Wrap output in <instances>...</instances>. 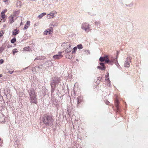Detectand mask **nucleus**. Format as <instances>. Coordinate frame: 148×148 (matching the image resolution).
Instances as JSON below:
<instances>
[{
  "instance_id": "1",
  "label": "nucleus",
  "mask_w": 148,
  "mask_h": 148,
  "mask_svg": "<svg viewBox=\"0 0 148 148\" xmlns=\"http://www.w3.org/2000/svg\"><path fill=\"white\" fill-rule=\"evenodd\" d=\"M41 121L47 126H51L53 125L54 119L52 116L45 114L42 117Z\"/></svg>"
},
{
  "instance_id": "2",
  "label": "nucleus",
  "mask_w": 148,
  "mask_h": 148,
  "mask_svg": "<svg viewBox=\"0 0 148 148\" xmlns=\"http://www.w3.org/2000/svg\"><path fill=\"white\" fill-rule=\"evenodd\" d=\"M60 82V78L56 77L52 78V80L50 82V85L51 87V93L54 92L56 89V85Z\"/></svg>"
},
{
  "instance_id": "3",
  "label": "nucleus",
  "mask_w": 148,
  "mask_h": 148,
  "mask_svg": "<svg viewBox=\"0 0 148 148\" xmlns=\"http://www.w3.org/2000/svg\"><path fill=\"white\" fill-rule=\"evenodd\" d=\"M30 99L29 101L31 103L36 104L37 102L35 90L33 88L29 90V91Z\"/></svg>"
},
{
  "instance_id": "4",
  "label": "nucleus",
  "mask_w": 148,
  "mask_h": 148,
  "mask_svg": "<svg viewBox=\"0 0 148 148\" xmlns=\"http://www.w3.org/2000/svg\"><path fill=\"white\" fill-rule=\"evenodd\" d=\"M52 63L51 61H49L47 62H46L44 64L40 65L41 66H42L43 69H47L49 68L50 66H51Z\"/></svg>"
},
{
  "instance_id": "5",
  "label": "nucleus",
  "mask_w": 148,
  "mask_h": 148,
  "mask_svg": "<svg viewBox=\"0 0 148 148\" xmlns=\"http://www.w3.org/2000/svg\"><path fill=\"white\" fill-rule=\"evenodd\" d=\"M99 60L101 62H103L105 61L106 63H108L109 62L111 63V62L108 59L107 56H105L104 57H100L99 59Z\"/></svg>"
},
{
  "instance_id": "6",
  "label": "nucleus",
  "mask_w": 148,
  "mask_h": 148,
  "mask_svg": "<svg viewBox=\"0 0 148 148\" xmlns=\"http://www.w3.org/2000/svg\"><path fill=\"white\" fill-rule=\"evenodd\" d=\"M56 14L55 11H53L47 15V18L48 19L53 18L56 15Z\"/></svg>"
},
{
  "instance_id": "7",
  "label": "nucleus",
  "mask_w": 148,
  "mask_h": 148,
  "mask_svg": "<svg viewBox=\"0 0 148 148\" xmlns=\"http://www.w3.org/2000/svg\"><path fill=\"white\" fill-rule=\"evenodd\" d=\"M131 58L130 57H128L126 59V60L125 61L124 66L125 67H128L130 66V64L131 62Z\"/></svg>"
},
{
  "instance_id": "8",
  "label": "nucleus",
  "mask_w": 148,
  "mask_h": 148,
  "mask_svg": "<svg viewBox=\"0 0 148 148\" xmlns=\"http://www.w3.org/2000/svg\"><path fill=\"white\" fill-rule=\"evenodd\" d=\"M90 25L87 23L84 24V30L86 32H88L90 30Z\"/></svg>"
},
{
  "instance_id": "9",
  "label": "nucleus",
  "mask_w": 148,
  "mask_h": 148,
  "mask_svg": "<svg viewBox=\"0 0 148 148\" xmlns=\"http://www.w3.org/2000/svg\"><path fill=\"white\" fill-rule=\"evenodd\" d=\"M63 57V56L61 54H58L54 55L53 58L55 59H59Z\"/></svg>"
},
{
  "instance_id": "10",
  "label": "nucleus",
  "mask_w": 148,
  "mask_h": 148,
  "mask_svg": "<svg viewBox=\"0 0 148 148\" xmlns=\"http://www.w3.org/2000/svg\"><path fill=\"white\" fill-rule=\"evenodd\" d=\"M19 33V30H17L16 29H15L12 32V35H13L16 36L17 34H18Z\"/></svg>"
},
{
  "instance_id": "11",
  "label": "nucleus",
  "mask_w": 148,
  "mask_h": 148,
  "mask_svg": "<svg viewBox=\"0 0 148 148\" xmlns=\"http://www.w3.org/2000/svg\"><path fill=\"white\" fill-rule=\"evenodd\" d=\"M97 68L101 70H104L106 69V67L105 66H97Z\"/></svg>"
},
{
  "instance_id": "12",
  "label": "nucleus",
  "mask_w": 148,
  "mask_h": 148,
  "mask_svg": "<svg viewBox=\"0 0 148 148\" xmlns=\"http://www.w3.org/2000/svg\"><path fill=\"white\" fill-rule=\"evenodd\" d=\"M46 14V13L45 12H43L39 15L38 16V17L39 18H42L44 15Z\"/></svg>"
},
{
  "instance_id": "13",
  "label": "nucleus",
  "mask_w": 148,
  "mask_h": 148,
  "mask_svg": "<svg viewBox=\"0 0 148 148\" xmlns=\"http://www.w3.org/2000/svg\"><path fill=\"white\" fill-rule=\"evenodd\" d=\"M9 18H10L9 21L10 23L12 24L14 22V18L13 16L10 17Z\"/></svg>"
},
{
  "instance_id": "14",
  "label": "nucleus",
  "mask_w": 148,
  "mask_h": 148,
  "mask_svg": "<svg viewBox=\"0 0 148 148\" xmlns=\"http://www.w3.org/2000/svg\"><path fill=\"white\" fill-rule=\"evenodd\" d=\"M16 5L17 7H19V8H20L21 6V2L19 1H17L16 3Z\"/></svg>"
},
{
  "instance_id": "15",
  "label": "nucleus",
  "mask_w": 148,
  "mask_h": 148,
  "mask_svg": "<svg viewBox=\"0 0 148 148\" xmlns=\"http://www.w3.org/2000/svg\"><path fill=\"white\" fill-rule=\"evenodd\" d=\"M77 48H78L79 49H81L83 48V46L82 44L78 45H77Z\"/></svg>"
},
{
  "instance_id": "16",
  "label": "nucleus",
  "mask_w": 148,
  "mask_h": 148,
  "mask_svg": "<svg viewBox=\"0 0 148 148\" xmlns=\"http://www.w3.org/2000/svg\"><path fill=\"white\" fill-rule=\"evenodd\" d=\"M77 49V47H74L73 49V51H72V53H75Z\"/></svg>"
},
{
  "instance_id": "17",
  "label": "nucleus",
  "mask_w": 148,
  "mask_h": 148,
  "mask_svg": "<svg viewBox=\"0 0 148 148\" xmlns=\"http://www.w3.org/2000/svg\"><path fill=\"white\" fill-rule=\"evenodd\" d=\"M16 41V39L15 38H13L11 40L12 43H14Z\"/></svg>"
},
{
  "instance_id": "18",
  "label": "nucleus",
  "mask_w": 148,
  "mask_h": 148,
  "mask_svg": "<svg viewBox=\"0 0 148 148\" xmlns=\"http://www.w3.org/2000/svg\"><path fill=\"white\" fill-rule=\"evenodd\" d=\"M51 30L50 29H48V30H47V33H45V31L44 32V33L46 34H47V33H48L49 34H50L51 33Z\"/></svg>"
},
{
  "instance_id": "19",
  "label": "nucleus",
  "mask_w": 148,
  "mask_h": 148,
  "mask_svg": "<svg viewBox=\"0 0 148 148\" xmlns=\"http://www.w3.org/2000/svg\"><path fill=\"white\" fill-rule=\"evenodd\" d=\"M4 48L2 46L0 47V53H2V51L4 50Z\"/></svg>"
},
{
  "instance_id": "20",
  "label": "nucleus",
  "mask_w": 148,
  "mask_h": 148,
  "mask_svg": "<svg viewBox=\"0 0 148 148\" xmlns=\"http://www.w3.org/2000/svg\"><path fill=\"white\" fill-rule=\"evenodd\" d=\"M29 47H25L23 49L24 50L28 51H29Z\"/></svg>"
},
{
  "instance_id": "21",
  "label": "nucleus",
  "mask_w": 148,
  "mask_h": 148,
  "mask_svg": "<svg viewBox=\"0 0 148 148\" xmlns=\"http://www.w3.org/2000/svg\"><path fill=\"white\" fill-rule=\"evenodd\" d=\"M71 51V50L70 49H67L65 51V52L66 53H69Z\"/></svg>"
},
{
  "instance_id": "22",
  "label": "nucleus",
  "mask_w": 148,
  "mask_h": 148,
  "mask_svg": "<svg viewBox=\"0 0 148 148\" xmlns=\"http://www.w3.org/2000/svg\"><path fill=\"white\" fill-rule=\"evenodd\" d=\"M42 57L41 56H39V57H36V58H35V60H42Z\"/></svg>"
},
{
  "instance_id": "23",
  "label": "nucleus",
  "mask_w": 148,
  "mask_h": 148,
  "mask_svg": "<svg viewBox=\"0 0 148 148\" xmlns=\"http://www.w3.org/2000/svg\"><path fill=\"white\" fill-rule=\"evenodd\" d=\"M13 54H14L15 53L17 52L18 51L16 49H14L12 51Z\"/></svg>"
},
{
  "instance_id": "24",
  "label": "nucleus",
  "mask_w": 148,
  "mask_h": 148,
  "mask_svg": "<svg viewBox=\"0 0 148 148\" xmlns=\"http://www.w3.org/2000/svg\"><path fill=\"white\" fill-rule=\"evenodd\" d=\"M35 68H38L39 69H40V71H43V69H42V68H41L40 66H35Z\"/></svg>"
},
{
  "instance_id": "25",
  "label": "nucleus",
  "mask_w": 148,
  "mask_h": 148,
  "mask_svg": "<svg viewBox=\"0 0 148 148\" xmlns=\"http://www.w3.org/2000/svg\"><path fill=\"white\" fill-rule=\"evenodd\" d=\"M1 14V17L3 19H4L5 18V14Z\"/></svg>"
},
{
  "instance_id": "26",
  "label": "nucleus",
  "mask_w": 148,
  "mask_h": 148,
  "mask_svg": "<svg viewBox=\"0 0 148 148\" xmlns=\"http://www.w3.org/2000/svg\"><path fill=\"white\" fill-rule=\"evenodd\" d=\"M36 68H35V66L34 67H33L32 69V72H35L36 71Z\"/></svg>"
},
{
  "instance_id": "27",
  "label": "nucleus",
  "mask_w": 148,
  "mask_h": 148,
  "mask_svg": "<svg viewBox=\"0 0 148 148\" xmlns=\"http://www.w3.org/2000/svg\"><path fill=\"white\" fill-rule=\"evenodd\" d=\"M7 72L8 73H9L10 74H12L13 73L14 71H9V70L8 69H7Z\"/></svg>"
},
{
  "instance_id": "28",
  "label": "nucleus",
  "mask_w": 148,
  "mask_h": 148,
  "mask_svg": "<svg viewBox=\"0 0 148 148\" xmlns=\"http://www.w3.org/2000/svg\"><path fill=\"white\" fill-rule=\"evenodd\" d=\"M7 11V10L5 9L4 10L2 11L1 13V14H4V13Z\"/></svg>"
},
{
  "instance_id": "29",
  "label": "nucleus",
  "mask_w": 148,
  "mask_h": 148,
  "mask_svg": "<svg viewBox=\"0 0 148 148\" xmlns=\"http://www.w3.org/2000/svg\"><path fill=\"white\" fill-rule=\"evenodd\" d=\"M28 27L25 24L24 26V27L23 28V30H25L28 28Z\"/></svg>"
},
{
  "instance_id": "30",
  "label": "nucleus",
  "mask_w": 148,
  "mask_h": 148,
  "mask_svg": "<svg viewBox=\"0 0 148 148\" xmlns=\"http://www.w3.org/2000/svg\"><path fill=\"white\" fill-rule=\"evenodd\" d=\"M99 64L102 66H105L104 63H103L100 62L99 63Z\"/></svg>"
},
{
  "instance_id": "31",
  "label": "nucleus",
  "mask_w": 148,
  "mask_h": 148,
  "mask_svg": "<svg viewBox=\"0 0 148 148\" xmlns=\"http://www.w3.org/2000/svg\"><path fill=\"white\" fill-rule=\"evenodd\" d=\"M118 102H118V100H116V101L115 103V105H116V107H117V106L118 105Z\"/></svg>"
},
{
  "instance_id": "32",
  "label": "nucleus",
  "mask_w": 148,
  "mask_h": 148,
  "mask_svg": "<svg viewBox=\"0 0 148 148\" xmlns=\"http://www.w3.org/2000/svg\"><path fill=\"white\" fill-rule=\"evenodd\" d=\"M19 12L18 11H15L14 13V14H15V15H16V14H18L19 13Z\"/></svg>"
},
{
  "instance_id": "33",
  "label": "nucleus",
  "mask_w": 148,
  "mask_h": 148,
  "mask_svg": "<svg viewBox=\"0 0 148 148\" xmlns=\"http://www.w3.org/2000/svg\"><path fill=\"white\" fill-rule=\"evenodd\" d=\"M4 62V60L3 59L0 60V64L3 63Z\"/></svg>"
},
{
  "instance_id": "34",
  "label": "nucleus",
  "mask_w": 148,
  "mask_h": 148,
  "mask_svg": "<svg viewBox=\"0 0 148 148\" xmlns=\"http://www.w3.org/2000/svg\"><path fill=\"white\" fill-rule=\"evenodd\" d=\"M30 21H27L26 23V25H30Z\"/></svg>"
},
{
  "instance_id": "35",
  "label": "nucleus",
  "mask_w": 148,
  "mask_h": 148,
  "mask_svg": "<svg viewBox=\"0 0 148 148\" xmlns=\"http://www.w3.org/2000/svg\"><path fill=\"white\" fill-rule=\"evenodd\" d=\"M85 52L86 53V54L88 55V54H90V52L88 50V51H85Z\"/></svg>"
},
{
  "instance_id": "36",
  "label": "nucleus",
  "mask_w": 148,
  "mask_h": 148,
  "mask_svg": "<svg viewBox=\"0 0 148 148\" xmlns=\"http://www.w3.org/2000/svg\"><path fill=\"white\" fill-rule=\"evenodd\" d=\"M3 32H2V33H1L0 32V37H1L3 36Z\"/></svg>"
},
{
  "instance_id": "37",
  "label": "nucleus",
  "mask_w": 148,
  "mask_h": 148,
  "mask_svg": "<svg viewBox=\"0 0 148 148\" xmlns=\"http://www.w3.org/2000/svg\"><path fill=\"white\" fill-rule=\"evenodd\" d=\"M110 103L109 101H106V103L107 105H109Z\"/></svg>"
},
{
  "instance_id": "38",
  "label": "nucleus",
  "mask_w": 148,
  "mask_h": 148,
  "mask_svg": "<svg viewBox=\"0 0 148 148\" xmlns=\"http://www.w3.org/2000/svg\"><path fill=\"white\" fill-rule=\"evenodd\" d=\"M77 99V103L78 104H79L80 103V102L79 101V100L78 99Z\"/></svg>"
},
{
  "instance_id": "39",
  "label": "nucleus",
  "mask_w": 148,
  "mask_h": 148,
  "mask_svg": "<svg viewBox=\"0 0 148 148\" xmlns=\"http://www.w3.org/2000/svg\"><path fill=\"white\" fill-rule=\"evenodd\" d=\"M6 27V25L5 24H4L3 25V27Z\"/></svg>"
},
{
  "instance_id": "40",
  "label": "nucleus",
  "mask_w": 148,
  "mask_h": 148,
  "mask_svg": "<svg viewBox=\"0 0 148 148\" xmlns=\"http://www.w3.org/2000/svg\"><path fill=\"white\" fill-rule=\"evenodd\" d=\"M8 0H3V1L4 2H6Z\"/></svg>"
},
{
  "instance_id": "41",
  "label": "nucleus",
  "mask_w": 148,
  "mask_h": 148,
  "mask_svg": "<svg viewBox=\"0 0 148 148\" xmlns=\"http://www.w3.org/2000/svg\"><path fill=\"white\" fill-rule=\"evenodd\" d=\"M2 74H0V77H2Z\"/></svg>"
},
{
  "instance_id": "42",
  "label": "nucleus",
  "mask_w": 148,
  "mask_h": 148,
  "mask_svg": "<svg viewBox=\"0 0 148 148\" xmlns=\"http://www.w3.org/2000/svg\"><path fill=\"white\" fill-rule=\"evenodd\" d=\"M81 28L82 29H83V26H82H82Z\"/></svg>"
},
{
  "instance_id": "43",
  "label": "nucleus",
  "mask_w": 148,
  "mask_h": 148,
  "mask_svg": "<svg viewBox=\"0 0 148 148\" xmlns=\"http://www.w3.org/2000/svg\"><path fill=\"white\" fill-rule=\"evenodd\" d=\"M62 53V52H59V53Z\"/></svg>"
},
{
  "instance_id": "44",
  "label": "nucleus",
  "mask_w": 148,
  "mask_h": 148,
  "mask_svg": "<svg viewBox=\"0 0 148 148\" xmlns=\"http://www.w3.org/2000/svg\"><path fill=\"white\" fill-rule=\"evenodd\" d=\"M27 67H26L25 69H26Z\"/></svg>"
},
{
  "instance_id": "45",
  "label": "nucleus",
  "mask_w": 148,
  "mask_h": 148,
  "mask_svg": "<svg viewBox=\"0 0 148 148\" xmlns=\"http://www.w3.org/2000/svg\"><path fill=\"white\" fill-rule=\"evenodd\" d=\"M106 79V80H107V79Z\"/></svg>"
},
{
  "instance_id": "46",
  "label": "nucleus",
  "mask_w": 148,
  "mask_h": 148,
  "mask_svg": "<svg viewBox=\"0 0 148 148\" xmlns=\"http://www.w3.org/2000/svg\"><path fill=\"white\" fill-rule=\"evenodd\" d=\"M1 140V139L0 138V141Z\"/></svg>"
}]
</instances>
